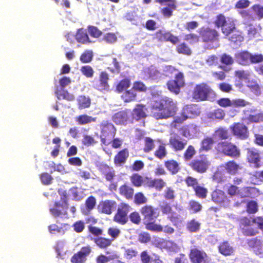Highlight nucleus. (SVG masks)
<instances>
[{
  "instance_id": "obj_46",
  "label": "nucleus",
  "mask_w": 263,
  "mask_h": 263,
  "mask_svg": "<svg viewBox=\"0 0 263 263\" xmlns=\"http://www.w3.org/2000/svg\"><path fill=\"white\" fill-rule=\"evenodd\" d=\"M176 50L178 53L186 55H191L192 51L189 46L185 43H181L176 46Z\"/></svg>"
},
{
  "instance_id": "obj_21",
  "label": "nucleus",
  "mask_w": 263,
  "mask_h": 263,
  "mask_svg": "<svg viewBox=\"0 0 263 263\" xmlns=\"http://www.w3.org/2000/svg\"><path fill=\"white\" fill-rule=\"evenodd\" d=\"M117 208V203L112 200H105L100 202L98 211L103 214L110 215Z\"/></svg>"
},
{
  "instance_id": "obj_51",
  "label": "nucleus",
  "mask_w": 263,
  "mask_h": 263,
  "mask_svg": "<svg viewBox=\"0 0 263 263\" xmlns=\"http://www.w3.org/2000/svg\"><path fill=\"white\" fill-rule=\"evenodd\" d=\"M93 54L92 50H85L81 55L80 60L82 63H90L93 59Z\"/></svg>"
},
{
  "instance_id": "obj_35",
  "label": "nucleus",
  "mask_w": 263,
  "mask_h": 263,
  "mask_svg": "<svg viewBox=\"0 0 263 263\" xmlns=\"http://www.w3.org/2000/svg\"><path fill=\"white\" fill-rule=\"evenodd\" d=\"M76 39L78 42L83 44H87L91 42L87 32L83 29L78 30L76 34Z\"/></svg>"
},
{
  "instance_id": "obj_6",
  "label": "nucleus",
  "mask_w": 263,
  "mask_h": 263,
  "mask_svg": "<svg viewBox=\"0 0 263 263\" xmlns=\"http://www.w3.org/2000/svg\"><path fill=\"white\" fill-rule=\"evenodd\" d=\"M214 94L211 86L205 83H201L195 85L192 93L193 98L197 101L208 100L210 96Z\"/></svg>"
},
{
  "instance_id": "obj_5",
  "label": "nucleus",
  "mask_w": 263,
  "mask_h": 263,
  "mask_svg": "<svg viewBox=\"0 0 263 263\" xmlns=\"http://www.w3.org/2000/svg\"><path fill=\"white\" fill-rule=\"evenodd\" d=\"M100 139L103 144L107 145L109 142L114 138L116 134L117 129L114 125L109 121H103L100 124Z\"/></svg>"
},
{
  "instance_id": "obj_47",
  "label": "nucleus",
  "mask_w": 263,
  "mask_h": 263,
  "mask_svg": "<svg viewBox=\"0 0 263 263\" xmlns=\"http://www.w3.org/2000/svg\"><path fill=\"white\" fill-rule=\"evenodd\" d=\"M247 86L256 96H258L261 95V88L256 81H249L247 83Z\"/></svg>"
},
{
  "instance_id": "obj_38",
  "label": "nucleus",
  "mask_w": 263,
  "mask_h": 263,
  "mask_svg": "<svg viewBox=\"0 0 263 263\" xmlns=\"http://www.w3.org/2000/svg\"><path fill=\"white\" fill-rule=\"evenodd\" d=\"M219 252L224 255H231L234 252L233 248L230 246L228 241H223L218 247Z\"/></svg>"
},
{
  "instance_id": "obj_2",
  "label": "nucleus",
  "mask_w": 263,
  "mask_h": 263,
  "mask_svg": "<svg viewBox=\"0 0 263 263\" xmlns=\"http://www.w3.org/2000/svg\"><path fill=\"white\" fill-rule=\"evenodd\" d=\"M156 210V208L152 205L145 204L140 209V212L143 216V223L147 230L155 232H161L163 231V227L155 222V219L158 216Z\"/></svg>"
},
{
  "instance_id": "obj_64",
  "label": "nucleus",
  "mask_w": 263,
  "mask_h": 263,
  "mask_svg": "<svg viewBox=\"0 0 263 263\" xmlns=\"http://www.w3.org/2000/svg\"><path fill=\"white\" fill-rule=\"evenodd\" d=\"M120 233V230L117 228L110 227L107 230L108 235L111 237L110 240H111L112 242L119 237Z\"/></svg>"
},
{
  "instance_id": "obj_4",
  "label": "nucleus",
  "mask_w": 263,
  "mask_h": 263,
  "mask_svg": "<svg viewBox=\"0 0 263 263\" xmlns=\"http://www.w3.org/2000/svg\"><path fill=\"white\" fill-rule=\"evenodd\" d=\"M198 33L202 42L208 45H212L219 41V33L214 28L202 26L199 29Z\"/></svg>"
},
{
  "instance_id": "obj_52",
  "label": "nucleus",
  "mask_w": 263,
  "mask_h": 263,
  "mask_svg": "<svg viewBox=\"0 0 263 263\" xmlns=\"http://www.w3.org/2000/svg\"><path fill=\"white\" fill-rule=\"evenodd\" d=\"M195 195L199 198L200 199H205L208 193V190L206 188L200 185L199 184L195 189L194 190Z\"/></svg>"
},
{
  "instance_id": "obj_49",
  "label": "nucleus",
  "mask_w": 263,
  "mask_h": 263,
  "mask_svg": "<svg viewBox=\"0 0 263 263\" xmlns=\"http://www.w3.org/2000/svg\"><path fill=\"white\" fill-rule=\"evenodd\" d=\"M246 210L249 214L256 213L258 210V205L257 202L254 200L248 201L246 203Z\"/></svg>"
},
{
  "instance_id": "obj_57",
  "label": "nucleus",
  "mask_w": 263,
  "mask_h": 263,
  "mask_svg": "<svg viewBox=\"0 0 263 263\" xmlns=\"http://www.w3.org/2000/svg\"><path fill=\"white\" fill-rule=\"evenodd\" d=\"M184 182L188 187H192L193 190L199 184L198 179L191 176H186Z\"/></svg>"
},
{
  "instance_id": "obj_23",
  "label": "nucleus",
  "mask_w": 263,
  "mask_h": 263,
  "mask_svg": "<svg viewBox=\"0 0 263 263\" xmlns=\"http://www.w3.org/2000/svg\"><path fill=\"white\" fill-rule=\"evenodd\" d=\"M108 80V74L106 71L101 72L99 77V81L96 84V88L100 91L108 90L109 88Z\"/></svg>"
},
{
  "instance_id": "obj_34",
  "label": "nucleus",
  "mask_w": 263,
  "mask_h": 263,
  "mask_svg": "<svg viewBox=\"0 0 263 263\" xmlns=\"http://www.w3.org/2000/svg\"><path fill=\"white\" fill-rule=\"evenodd\" d=\"M76 121L79 125H86L91 123L96 122L97 118L92 117L86 114H83L78 116L76 118Z\"/></svg>"
},
{
  "instance_id": "obj_15",
  "label": "nucleus",
  "mask_w": 263,
  "mask_h": 263,
  "mask_svg": "<svg viewBox=\"0 0 263 263\" xmlns=\"http://www.w3.org/2000/svg\"><path fill=\"white\" fill-rule=\"evenodd\" d=\"M187 141L181 138L177 135L171 136L169 138L168 145L175 152L183 151L187 145Z\"/></svg>"
},
{
  "instance_id": "obj_10",
  "label": "nucleus",
  "mask_w": 263,
  "mask_h": 263,
  "mask_svg": "<svg viewBox=\"0 0 263 263\" xmlns=\"http://www.w3.org/2000/svg\"><path fill=\"white\" fill-rule=\"evenodd\" d=\"M185 85L183 73L181 72H178L175 74L174 80H169L166 85L167 89L172 92L178 95L180 91V88Z\"/></svg>"
},
{
  "instance_id": "obj_36",
  "label": "nucleus",
  "mask_w": 263,
  "mask_h": 263,
  "mask_svg": "<svg viewBox=\"0 0 263 263\" xmlns=\"http://www.w3.org/2000/svg\"><path fill=\"white\" fill-rule=\"evenodd\" d=\"M214 143V139L211 137H206L201 141L199 152H207L210 150Z\"/></svg>"
},
{
  "instance_id": "obj_56",
  "label": "nucleus",
  "mask_w": 263,
  "mask_h": 263,
  "mask_svg": "<svg viewBox=\"0 0 263 263\" xmlns=\"http://www.w3.org/2000/svg\"><path fill=\"white\" fill-rule=\"evenodd\" d=\"M155 147L154 140L150 137H147L144 139V147L143 151L145 153H148L152 151Z\"/></svg>"
},
{
  "instance_id": "obj_18",
  "label": "nucleus",
  "mask_w": 263,
  "mask_h": 263,
  "mask_svg": "<svg viewBox=\"0 0 263 263\" xmlns=\"http://www.w3.org/2000/svg\"><path fill=\"white\" fill-rule=\"evenodd\" d=\"M189 257L192 263H205L208 257L206 253L197 248H193L190 250Z\"/></svg>"
},
{
  "instance_id": "obj_31",
  "label": "nucleus",
  "mask_w": 263,
  "mask_h": 263,
  "mask_svg": "<svg viewBox=\"0 0 263 263\" xmlns=\"http://www.w3.org/2000/svg\"><path fill=\"white\" fill-rule=\"evenodd\" d=\"M132 184L135 187L144 185L146 187V176L143 177L138 173H134L130 176Z\"/></svg>"
},
{
  "instance_id": "obj_55",
  "label": "nucleus",
  "mask_w": 263,
  "mask_h": 263,
  "mask_svg": "<svg viewBox=\"0 0 263 263\" xmlns=\"http://www.w3.org/2000/svg\"><path fill=\"white\" fill-rule=\"evenodd\" d=\"M117 258L118 256L116 254H109L108 256L101 254L97 257V263H105Z\"/></svg>"
},
{
  "instance_id": "obj_7",
  "label": "nucleus",
  "mask_w": 263,
  "mask_h": 263,
  "mask_svg": "<svg viewBox=\"0 0 263 263\" xmlns=\"http://www.w3.org/2000/svg\"><path fill=\"white\" fill-rule=\"evenodd\" d=\"M218 148L224 155L234 158L240 157L241 153L238 147L234 143L227 141L219 142Z\"/></svg>"
},
{
  "instance_id": "obj_42",
  "label": "nucleus",
  "mask_w": 263,
  "mask_h": 263,
  "mask_svg": "<svg viewBox=\"0 0 263 263\" xmlns=\"http://www.w3.org/2000/svg\"><path fill=\"white\" fill-rule=\"evenodd\" d=\"M130 80L129 78H126L120 80L116 87V90L119 93H121L126 90L130 86Z\"/></svg>"
},
{
  "instance_id": "obj_61",
  "label": "nucleus",
  "mask_w": 263,
  "mask_h": 263,
  "mask_svg": "<svg viewBox=\"0 0 263 263\" xmlns=\"http://www.w3.org/2000/svg\"><path fill=\"white\" fill-rule=\"evenodd\" d=\"M129 218L132 223L139 225L141 222V218L140 214L137 211H134L130 213Z\"/></svg>"
},
{
  "instance_id": "obj_12",
  "label": "nucleus",
  "mask_w": 263,
  "mask_h": 263,
  "mask_svg": "<svg viewBox=\"0 0 263 263\" xmlns=\"http://www.w3.org/2000/svg\"><path fill=\"white\" fill-rule=\"evenodd\" d=\"M230 128L233 135L239 139L245 140L249 137L248 127L242 123H234Z\"/></svg>"
},
{
  "instance_id": "obj_30",
  "label": "nucleus",
  "mask_w": 263,
  "mask_h": 263,
  "mask_svg": "<svg viewBox=\"0 0 263 263\" xmlns=\"http://www.w3.org/2000/svg\"><path fill=\"white\" fill-rule=\"evenodd\" d=\"M164 166L172 175L177 174L180 170L179 163L175 160H168L164 162Z\"/></svg>"
},
{
  "instance_id": "obj_44",
  "label": "nucleus",
  "mask_w": 263,
  "mask_h": 263,
  "mask_svg": "<svg viewBox=\"0 0 263 263\" xmlns=\"http://www.w3.org/2000/svg\"><path fill=\"white\" fill-rule=\"evenodd\" d=\"M137 94L133 88L126 90L121 96V98L124 102L128 103L136 100Z\"/></svg>"
},
{
  "instance_id": "obj_24",
  "label": "nucleus",
  "mask_w": 263,
  "mask_h": 263,
  "mask_svg": "<svg viewBox=\"0 0 263 263\" xmlns=\"http://www.w3.org/2000/svg\"><path fill=\"white\" fill-rule=\"evenodd\" d=\"M211 197L212 201L216 203L227 204L230 202L224 192L220 190L216 189L213 191Z\"/></svg>"
},
{
  "instance_id": "obj_59",
  "label": "nucleus",
  "mask_w": 263,
  "mask_h": 263,
  "mask_svg": "<svg viewBox=\"0 0 263 263\" xmlns=\"http://www.w3.org/2000/svg\"><path fill=\"white\" fill-rule=\"evenodd\" d=\"M215 133L218 138L221 140H226L229 138L230 135L227 129L222 127L218 128Z\"/></svg>"
},
{
  "instance_id": "obj_60",
  "label": "nucleus",
  "mask_w": 263,
  "mask_h": 263,
  "mask_svg": "<svg viewBox=\"0 0 263 263\" xmlns=\"http://www.w3.org/2000/svg\"><path fill=\"white\" fill-rule=\"evenodd\" d=\"M96 199L93 196L88 197L85 200V205L88 211L93 210L96 205Z\"/></svg>"
},
{
  "instance_id": "obj_63",
  "label": "nucleus",
  "mask_w": 263,
  "mask_h": 263,
  "mask_svg": "<svg viewBox=\"0 0 263 263\" xmlns=\"http://www.w3.org/2000/svg\"><path fill=\"white\" fill-rule=\"evenodd\" d=\"M220 62L226 65H231L234 63V60L232 56L224 53L221 55Z\"/></svg>"
},
{
  "instance_id": "obj_48",
  "label": "nucleus",
  "mask_w": 263,
  "mask_h": 263,
  "mask_svg": "<svg viewBox=\"0 0 263 263\" xmlns=\"http://www.w3.org/2000/svg\"><path fill=\"white\" fill-rule=\"evenodd\" d=\"M91 104V100L89 98L85 96H80L78 98V105L79 109L88 108Z\"/></svg>"
},
{
  "instance_id": "obj_45",
  "label": "nucleus",
  "mask_w": 263,
  "mask_h": 263,
  "mask_svg": "<svg viewBox=\"0 0 263 263\" xmlns=\"http://www.w3.org/2000/svg\"><path fill=\"white\" fill-rule=\"evenodd\" d=\"M94 241L96 245L101 249L106 248L110 246L112 241L109 238H106L102 237H99L94 239Z\"/></svg>"
},
{
  "instance_id": "obj_11",
  "label": "nucleus",
  "mask_w": 263,
  "mask_h": 263,
  "mask_svg": "<svg viewBox=\"0 0 263 263\" xmlns=\"http://www.w3.org/2000/svg\"><path fill=\"white\" fill-rule=\"evenodd\" d=\"M246 160L250 164L253 165L255 168H259L261 166V153L255 147H248L246 148Z\"/></svg>"
},
{
  "instance_id": "obj_20",
  "label": "nucleus",
  "mask_w": 263,
  "mask_h": 263,
  "mask_svg": "<svg viewBox=\"0 0 263 263\" xmlns=\"http://www.w3.org/2000/svg\"><path fill=\"white\" fill-rule=\"evenodd\" d=\"M91 251L90 246L83 247L80 251L74 253L71 258L72 263H84Z\"/></svg>"
},
{
  "instance_id": "obj_39",
  "label": "nucleus",
  "mask_w": 263,
  "mask_h": 263,
  "mask_svg": "<svg viewBox=\"0 0 263 263\" xmlns=\"http://www.w3.org/2000/svg\"><path fill=\"white\" fill-rule=\"evenodd\" d=\"M247 243L249 247L253 249L254 251L256 253L259 249L260 248L262 244V240L258 238L255 237L247 240Z\"/></svg>"
},
{
  "instance_id": "obj_41",
  "label": "nucleus",
  "mask_w": 263,
  "mask_h": 263,
  "mask_svg": "<svg viewBox=\"0 0 263 263\" xmlns=\"http://www.w3.org/2000/svg\"><path fill=\"white\" fill-rule=\"evenodd\" d=\"M201 223L195 219H192L187 222L186 230L191 233H196L199 231Z\"/></svg>"
},
{
  "instance_id": "obj_29",
  "label": "nucleus",
  "mask_w": 263,
  "mask_h": 263,
  "mask_svg": "<svg viewBox=\"0 0 263 263\" xmlns=\"http://www.w3.org/2000/svg\"><path fill=\"white\" fill-rule=\"evenodd\" d=\"M119 193L126 199L130 200L133 198L134 190L132 186L125 183L119 187Z\"/></svg>"
},
{
  "instance_id": "obj_22",
  "label": "nucleus",
  "mask_w": 263,
  "mask_h": 263,
  "mask_svg": "<svg viewBox=\"0 0 263 263\" xmlns=\"http://www.w3.org/2000/svg\"><path fill=\"white\" fill-rule=\"evenodd\" d=\"M146 187L154 188L156 190L161 191L166 185V183L162 178H155L146 176Z\"/></svg>"
},
{
  "instance_id": "obj_13",
  "label": "nucleus",
  "mask_w": 263,
  "mask_h": 263,
  "mask_svg": "<svg viewBox=\"0 0 263 263\" xmlns=\"http://www.w3.org/2000/svg\"><path fill=\"white\" fill-rule=\"evenodd\" d=\"M155 38L159 42H170L175 45L179 42L178 36H175L171 32L164 30H159L155 34Z\"/></svg>"
},
{
  "instance_id": "obj_14",
  "label": "nucleus",
  "mask_w": 263,
  "mask_h": 263,
  "mask_svg": "<svg viewBox=\"0 0 263 263\" xmlns=\"http://www.w3.org/2000/svg\"><path fill=\"white\" fill-rule=\"evenodd\" d=\"M111 119L117 125L126 126L127 124H133L127 110H121L114 114Z\"/></svg>"
},
{
  "instance_id": "obj_17",
  "label": "nucleus",
  "mask_w": 263,
  "mask_h": 263,
  "mask_svg": "<svg viewBox=\"0 0 263 263\" xmlns=\"http://www.w3.org/2000/svg\"><path fill=\"white\" fill-rule=\"evenodd\" d=\"M210 165L209 161L206 158L201 159H195L192 160L189 166L194 171L202 174L207 171Z\"/></svg>"
},
{
  "instance_id": "obj_53",
  "label": "nucleus",
  "mask_w": 263,
  "mask_h": 263,
  "mask_svg": "<svg viewBox=\"0 0 263 263\" xmlns=\"http://www.w3.org/2000/svg\"><path fill=\"white\" fill-rule=\"evenodd\" d=\"M82 144L86 146L94 145L98 143V141L95 139L92 135H84L82 141Z\"/></svg>"
},
{
  "instance_id": "obj_26",
  "label": "nucleus",
  "mask_w": 263,
  "mask_h": 263,
  "mask_svg": "<svg viewBox=\"0 0 263 263\" xmlns=\"http://www.w3.org/2000/svg\"><path fill=\"white\" fill-rule=\"evenodd\" d=\"M129 157V151L127 148H125L119 152L115 156L114 162L116 166H121L124 164Z\"/></svg>"
},
{
  "instance_id": "obj_40",
  "label": "nucleus",
  "mask_w": 263,
  "mask_h": 263,
  "mask_svg": "<svg viewBox=\"0 0 263 263\" xmlns=\"http://www.w3.org/2000/svg\"><path fill=\"white\" fill-rule=\"evenodd\" d=\"M191 112V107H186L183 109L180 115L177 117L174 120V122L178 124H182L188 118H191L190 114Z\"/></svg>"
},
{
  "instance_id": "obj_27",
  "label": "nucleus",
  "mask_w": 263,
  "mask_h": 263,
  "mask_svg": "<svg viewBox=\"0 0 263 263\" xmlns=\"http://www.w3.org/2000/svg\"><path fill=\"white\" fill-rule=\"evenodd\" d=\"M67 209L68 206L57 201L54 203V207L50 209V212L53 216L57 217L61 215H67Z\"/></svg>"
},
{
  "instance_id": "obj_16",
  "label": "nucleus",
  "mask_w": 263,
  "mask_h": 263,
  "mask_svg": "<svg viewBox=\"0 0 263 263\" xmlns=\"http://www.w3.org/2000/svg\"><path fill=\"white\" fill-rule=\"evenodd\" d=\"M160 209L163 215H167V218L172 222H176L179 221L180 216L173 210L171 204L167 202H163L160 205Z\"/></svg>"
},
{
  "instance_id": "obj_28",
  "label": "nucleus",
  "mask_w": 263,
  "mask_h": 263,
  "mask_svg": "<svg viewBox=\"0 0 263 263\" xmlns=\"http://www.w3.org/2000/svg\"><path fill=\"white\" fill-rule=\"evenodd\" d=\"M142 263H159L160 261L159 256L155 253L149 254L147 250L142 251L140 254Z\"/></svg>"
},
{
  "instance_id": "obj_43",
  "label": "nucleus",
  "mask_w": 263,
  "mask_h": 263,
  "mask_svg": "<svg viewBox=\"0 0 263 263\" xmlns=\"http://www.w3.org/2000/svg\"><path fill=\"white\" fill-rule=\"evenodd\" d=\"M177 4H168L166 7L161 9V13L164 17L170 18L173 15V12L177 9Z\"/></svg>"
},
{
  "instance_id": "obj_32",
  "label": "nucleus",
  "mask_w": 263,
  "mask_h": 263,
  "mask_svg": "<svg viewBox=\"0 0 263 263\" xmlns=\"http://www.w3.org/2000/svg\"><path fill=\"white\" fill-rule=\"evenodd\" d=\"M229 41L233 44L237 45L241 44L244 40L242 32L237 30V28L229 36H227Z\"/></svg>"
},
{
  "instance_id": "obj_33",
  "label": "nucleus",
  "mask_w": 263,
  "mask_h": 263,
  "mask_svg": "<svg viewBox=\"0 0 263 263\" xmlns=\"http://www.w3.org/2000/svg\"><path fill=\"white\" fill-rule=\"evenodd\" d=\"M224 168L229 174L233 175L237 174L238 170L241 169V167L234 160L227 162L225 164Z\"/></svg>"
},
{
  "instance_id": "obj_58",
  "label": "nucleus",
  "mask_w": 263,
  "mask_h": 263,
  "mask_svg": "<svg viewBox=\"0 0 263 263\" xmlns=\"http://www.w3.org/2000/svg\"><path fill=\"white\" fill-rule=\"evenodd\" d=\"M164 198L167 200L174 201L176 198L175 191L171 187H167L164 191Z\"/></svg>"
},
{
  "instance_id": "obj_19",
  "label": "nucleus",
  "mask_w": 263,
  "mask_h": 263,
  "mask_svg": "<svg viewBox=\"0 0 263 263\" xmlns=\"http://www.w3.org/2000/svg\"><path fill=\"white\" fill-rule=\"evenodd\" d=\"M146 108L145 105L142 104H136L132 110L131 116H130L131 120H132V124L146 118Z\"/></svg>"
},
{
  "instance_id": "obj_8",
  "label": "nucleus",
  "mask_w": 263,
  "mask_h": 263,
  "mask_svg": "<svg viewBox=\"0 0 263 263\" xmlns=\"http://www.w3.org/2000/svg\"><path fill=\"white\" fill-rule=\"evenodd\" d=\"M252 220L247 217H241L239 221V230L246 237H252L258 233L257 230L253 227Z\"/></svg>"
},
{
  "instance_id": "obj_25",
  "label": "nucleus",
  "mask_w": 263,
  "mask_h": 263,
  "mask_svg": "<svg viewBox=\"0 0 263 263\" xmlns=\"http://www.w3.org/2000/svg\"><path fill=\"white\" fill-rule=\"evenodd\" d=\"M236 62L242 66L250 65V52L247 50L239 51L234 55Z\"/></svg>"
},
{
  "instance_id": "obj_50",
  "label": "nucleus",
  "mask_w": 263,
  "mask_h": 263,
  "mask_svg": "<svg viewBox=\"0 0 263 263\" xmlns=\"http://www.w3.org/2000/svg\"><path fill=\"white\" fill-rule=\"evenodd\" d=\"M196 153L194 147L192 145H189L183 153V159L185 161H189L192 160Z\"/></svg>"
},
{
  "instance_id": "obj_54",
  "label": "nucleus",
  "mask_w": 263,
  "mask_h": 263,
  "mask_svg": "<svg viewBox=\"0 0 263 263\" xmlns=\"http://www.w3.org/2000/svg\"><path fill=\"white\" fill-rule=\"evenodd\" d=\"M147 202V198L142 192H137L134 195V202L136 205H142Z\"/></svg>"
},
{
  "instance_id": "obj_3",
  "label": "nucleus",
  "mask_w": 263,
  "mask_h": 263,
  "mask_svg": "<svg viewBox=\"0 0 263 263\" xmlns=\"http://www.w3.org/2000/svg\"><path fill=\"white\" fill-rule=\"evenodd\" d=\"M236 20L232 17H226L223 14L217 15L214 22L217 28L221 27L222 33L225 36H229L236 28Z\"/></svg>"
},
{
  "instance_id": "obj_62",
  "label": "nucleus",
  "mask_w": 263,
  "mask_h": 263,
  "mask_svg": "<svg viewBox=\"0 0 263 263\" xmlns=\"http://www.w3.org/2000/svg\"><path fill=\"white\" fill-rule=\"evenodd\" d=\"M81 71L87 78H90L93 76L94 70L89 65L83 66L81 68Z\"/></svg>"
},
{
  "instance_id": "obj_9",
  "label": "nucleus",
  "mask_w": 263,
  "mask_h": 263,
  "mask_svg": "<svg viewBox=\"0 0 263 263\" xmlns=\"http://www.w3.org/2000/svg\"><path fill=\"white\" fill-rule=\"evenodd\" d=\"M132 208L128 203L121 202L118 206L117 212L115 213L113 220L117 223L124 225L128 221V213Z\"/></svg>"
},
{
  "instance_id": "obj_1",
  "label": "nucleus",
  "mask_w": 263,
  "mask_h": 263,
  "mask_svg": "<svg viewBox=\"0 0 263 263\" xmlns=\"http://www.w3.org/2000/svg\"><path fill=\"white\" fill-rule=\"evenodd\" d=\"M177 110L176 103L170 98L164 97L155 101L152 105L151 116L157 120L167 119L174 117Z\"/></svg>"
},
{
  "instance_id": "obj_37",
  "label": "nucleus",
  "mask_w": 263,
  "mask_h": 263,
  "mask_svg": "<svg viewBox=\"0 0 263 263\" xmlns=\"http://www.w3.org/2000/svg\"><path fill=\"white\" fill-rule=\"evenodd\" d=\"M224 116L225 112L224 110L221 108L215 109L209 112L207 115L208 118L212 120H221L223 119Z\"/></svg>"
}]
</instances>
